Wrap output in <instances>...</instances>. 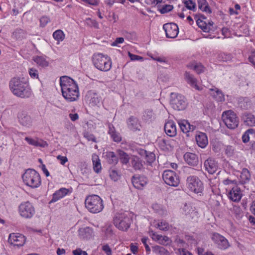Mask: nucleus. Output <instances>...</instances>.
Wrapping results in <instances>:
<instances>
[{"label":"nucleus","instance_id":"nucleus-1","mask_svg":"<svg viewBox=\"0 0 255 255\" xmlns=\"http://www.w3.org/2000/svg\"><path fill=\"white\" fill-rule=\"evenodd\" d=\"M60 84L63 97L69 102L76 101L79 96L78 85L71 78L63 76L60 78Z\"/></svg>","mask_w":255,"mask_h":255},{"label":"nucleus","instance_id":"nucleus-2","mask_svg":"<svg viewBox=\"0 0 255 255\" xmlns=\"http://www.w3.org/2000/svg\"><path fill=\"white\" fill-rule=\"evenodd\" d=\"M9 87L12 93L17 97L25 98L31 95V89L24 78H13L9 82Z\"/></svg>","mask_w":255,"mask_h":255},{"label":"nucleus","instance_id":"nucleus-3","mask_svg":"<svg viewBox=\"0 0 255 255\" xmlns=\"http://www.w3.org/2000/svg\"><path fill=\"white\" fill-rule=\"evenodd\" d=\"M85 204L87 210L94 214L100 213L104 208L102 199L100 196L95 194L87 196Z\"/></svg>","mask_w":255,"mask_h":255},{"label":"nucleus","instance_id":"nucleus-4","mask_svg":"<svg viewBox=\"0 0 255 255\" xmlns=\"http://www.w3.org/2000/svg\"><path fill=\"white\" fill-rule=\"evenodd\" d=\"M22 178L24 183L32 188L38 187L41 183L40 175L34 169L26 170Z\"/></svg>","mask_w":255,"mask_h":255},{"label":"nucleus","instance_id":"nucleus-5","mask_svg":"<svg viewBox=\"0 0 255 255\" xmlns=\"http://www.w3.org/2000/svg\"><path fill=\"white\" fill-rule=\"evenodd\" d=\"M93 63L96 68L103 71L110 70L112 67V61L107 55L97 53L92 57Z\"/></svg>","mask_w":255,"mask_h":255},{"label":"nucleus","instance_id":"nucleus-6","mask_svg":"<svg viewBox=\"0 0 255 255\" xmlns=\"http://www.w3.org/2000/svg\"><path fill=\"white\" fill-rule=\"evenodd\" d=\"M222 119L229 128L235 129L239 125V119L236 114L231 110L224 112L222 114Z\"/></svg>","mask_w":255,"mask_h":255},{"label":"nucleus","instance_id":"nucleus-7","mask_svg":"<svg viewBox=\"0 0 255 255\" xmlns=\"http://www.w3.org/2000/svg\"><path fill=\"white\" fill-rule=\"evenodd\" d=\"M131 220L126 213L118 214L114 219V224L119 230H127L130 226Z\"/></svg>","mask_w":255,"mask_h":255},{"label":"nucleus","instance_id":"nucleus-8","mask_svg":"<svg viewBox=\"0 0 255 255\" xmlns=\"http://www.w3.org/2000/svg\"><path fill=\"white\" fill-rule=\"evenodd\" d=\"M186 182L187 187L191 191L195 193H201L202 191L203 184L197 177L190 176L187 178Z\"/></svg>","mask_w":255,"mask_h":255},{"label":"nucleus","instance_id":"nucleus-9","mask_svg":"<svg viewBox=\"0 0 255 255\" xmlns=\"http://www.w3.org/2000/svg\"><path fill=\"white\" fill-rule=\"evenodd\" d=\"M165 183L171 186L177 187L179 184V179L176 174L171 170H166L162 174Z\"/></svg>","mask_w":255,"mask_h":255},{"label":"nucleus","instance_id":"nucleus-10","mask_svg":"<svg viewBox=\"0 0 255 255\" xmlns=\"http://www.w3.org/2000/svg\"><path fill=\"white\" fill-rule=\"evenodd\" d=\"M19 212L21 217L31 218L35 213L33 205L28 201L22 203L19 206Z\"/></svg>","mask_w":255,"mask_h":255},{"label":"nucleus","instance_id":"nucleus-11","mask_svg":"<svg viewBox=\"0 0 255 255\" xmlns=\"http://www.w3.org/2000/svg\"><path fill=\"white\" fill-rule=\"evenodd\" d=\"M172 96V99L170 101L172 107L178 111L184 110L187 106L185 98L180 95H176L173 93Z\"/></svg>","mask_w":255,"mask_h":255},{"label":"nucleus","instance_id":"nucleus-12","mask_svg":"<svg viewBox=\"0 0 255 255\" xmlns=\"http://www.w3.org/2000/svg\"><path fill=\"white\" fill-rule=\"evenodd\" d=\"M163 28L164 30L166 36L169 38H175L179 32L177 25L174 23H168L163 25Z\"/></svg>","mask_w":255,"mask_h":255},{"label":"nucleus","instance_id":"nucleus-13","mask_svg":"<svg viewBox=\"0 0 255 255\" xmlns=\"http://www.w3.org/2000/svg\"><path fill=\"white\" fill-rule=\"evenodd\" d=\"M8 241L14 246L21 247L25 244L26 239L20 234L12 233L9 235Z\"/></svg>","mask_w":255,"mask_h":255},{"label":"nucleus","instance_id":"nucleus-14","mask_svg":"<svg viewBox=\"0 0 255 255\" xmlns=\"http://www.w3.org/2000/svg\"><path fill=\"white\" fill-rule=\"evenodd\" d=\"M212 239L221 249H226L229 247L228 240L218 233H214Z\"/></svg>","mask_w":255,"mask_h":255},{"label":"nucleus","instance_id":"nucleus-15","mask_svg":"<svg viewBox=\"0 0 255 255\" xmlns=\"http://www.w3.org/2000/svg\"><path fill=\"white\" fill-rule=\"evenodd\" d=\"M204 166L205 169L210 174L215 173L218 169V163L212 158H209L204 161Z\"/></svg>","mask_w":255,"mask_h":255},{"label":"nucleus","instance_id":"nucleus-16","mask_svg":"<svg viewBox=\"0 0 255 255\" xmlns=\"http://www.w3.org/2000/svg\"><path fill=\"white\" fill-rule=\"evenodd\" d=\"M133 186L138 189H142L147 183V179L144 176H134L132 178Z\"/></svg>","mask_w":255,"mask_h":255},{"label":"nucleus","instance_id":"nucleus-17","mask_svg":"<svg viewBox=\"0 0 255 255\" xmlns=\"http://www.w3.org/2000/svg\"><path fill=\"white\" fill-rule=\"evenodd\" d=\"M228 197L234 202H239L242 198V193L240 189L237 186H233L228 193Z\"/></svg>","mask_w":255,"mask_h":255},{"label":"nucleus","instance_id":"nucleus-18","mask_svg":"<svg viewBox=\"0 0 255 255\" xmlns=\"http://www.w3.org/2000/svg\"><path fill=\"white\" fill-rule=\"evenodd\" d=\"M128 128L132 131L140 130L141 125L138 120L133 116L130 117L127 121Z\"/></svg>","mask_w":255,"mask_h":255},{"label":"nucleus","instance_id":"nucleus-19","mask_svg":"<svg viewBox=\"0 0 255 255\" xmlns=\"http://www.w3.org/2000/svg\"><path fill=\"white\" fill-rule=\"evenodd\" d=\"M184 158L187 164L193 166L197 165L199 162L197 155L191 152L185 153L184 155Z\"/></svg>","mask_w":255,"mask_h":255},{"label":"nucleus","instance_id":"nucleus-20","mask_svg":"<svg viewBox=\"0 0 255 255\" xmlns=\"http://www.w3.org/2000/svg\"><path fill=\"white\" fill-rule=\"evenodd\" d=\"M165 133L170 136H174L176 134V128L173 121H168L164 125Z\"/></svg>","mask_w":255,"mask_h":255},{"label":"nucleus","instance_id":"nucleus-21","mask_svg":"<svg viewBox=\"0 0 255 255\" xmlns=\"http://www.w3.org/2000/svg\"><path fill=\"white\" fill-rule=\"evenodd\" d=\"M185 79L186 82L193 88L197 90H201V88L197 85V80L194 76L188 72H186L184 74Z\"/></svg>","mask_w":255,"mask_h":255},{"label":"nucleus","instance_id":"nucleus-22","mask_svg":"<svg viewBox=\"0 0 255 255\" xmlns=\"http://www.w3.org/2000/svg\"><path fill=\"white\" fill-rule=\"evenodd\" d=\"M69 192V190L65 188H62L59 190L55 192L52 196V199L50 201V203L55 202L59 200V199L62 198L66 195H67Z\"/></svg>","mask_w":255,"mask_h":255},{"label":"nucleus","instance_id":"nucleus-23","mask_svg":"<svg viewBox=\"0 0 255 255\" xmlns=\"http://www.w3.org/2000/svg\"><path fill=\"white\" fill-rule=\"evenodd\" d=\"M86 97L90 103L93 105H97L101 101L100 97L96 93L92 91L88 92Z\"/></svg>","mask_w":255,"mask_h":255},{"label":"nucleus","instance_id":"nucleus-24","mask_svg":"<svg viewBox=\"0 0 255 255\" xmlns=\"http://www.w3.org/2000/svg\"><path fill=\"white\" fill-rule=\"evenodd\" d=\"M196 141L199 146L201 148L206 147L208 143L207 135L203 132H199L196 135Z\"/></svg>","mask_w":255,"mask_h":255},{"label":"nucleus","instance_id":"nucleus-25","mask_svg":"<svg viewBox=\"0 0 255 255\" xmlns=\"http://www.w3.org/2000/svg\"><path fill=\"white\" fill-rule=\"evenodd\" d=\"M178 124L181 130L184 133L188 132L190 131H193L195 129L194 126L190 125L189 123L186 120L179 121Z\"/></svg>","mask_w":255,"mask_h":255},{"label":"nucleus","instance_id":"nucleus-26","mask_svg":"<svg viewBox=\"0 0 255 255\" xmlns=\"http://www.w3.org/2000/svg\"><path fill=\"white\" fill-rule=\"evenodd\" d=\"M93 231L90 227L80 228L78 230V235L81 239H88L92 237Z\"/></svg>","mask_w":255,"mask_h":255},{"label":"nucleus","instance_id":"nucleus-27","mask_svg":"<svg viewBox=\"0 0 255 255\" xmlns=\"http://www.w3.org/2000/svg\"><path fill=\"white\" fill-rule=\"evenodd\" d=\"M108 133L115 142H119L122 140V136L120 133L116 131L115 128L112 125L109 126Z\"/></svg>","mask_w":255,"mask_h":255},{"label":"nucleus","instance_id":"nucleus-28","mask_svg":"<svg viewBox=\"0 0 255 255\" xmlns=\"http://www.w3.org/2000/svg\"><path fill=\"white\" fill-rule=\"evenodd\" d=\"M19 122L21 125L29 127L32 124V120L30 116L25 114H20L18 116Z\"/></svg>","mask_w":255,"mask_h":255},{"label":"nucleus","instance_id":"nucleus-29","mask_svg":"<svg viewBox=\"0 0 255 255\" xmlns=\"http://www.w3.org/2000/svg\"><path fill=\"white\" fill-rule=\"evenodd\" d=\"M242 118L246 125L251 127L255 126V117L253 115L246 113L244 114Z\"/></svg>","mask_w":255,"mask_h":255},{"label":"nucleus","instance_id":"nucleus-30","mask_svg":"<svg viewBox=\"0 0 255 255\" xmlns=\"http://www.w3.org/2000/svg\"><path fill=\"white\" fill-rule=\"evenodd\" d=\"M27 36L26 33L22 29H18L12 33V37L16 41H21L25 39Z\"/></svg>","mask_w":255,"mask_h":255},{"label":"nucleus","instance_id":"nucleus-31","mask_svg":"<svg viewBox=\"0 0 255 255\" xmlns=\"http://www.w3.org/2000/svg\"><path fill=\"white\" fill-rule=\"evenodd\" d=\"M197 1L198 7L200 10L208 13L212 12L211 9L206 0H197Z\"/></svg>","mask_w":255,"mask_h":255},{"label":"nucleus","instance_id":"nucleus-32","mask_svg":"<svg viewBox=\"0 0 255 255\" xmlns=\"http://www.w3.org/2000/svg\"><path fill=\"white\" fill-rule=\"evenodd\" d=\"M106 157L109 164L115 165L118 162V157L114 152L109 151L106 152Z\"/></svg>","mask_w":255,"mask_h":255},{"label":"nucleus","instance_id":"nucleus-33","mask_svg":"<svg viewBox=\"0 0 255 255\" xmlns=\"http://www.w3.org/2000/svg\"><path fill=\"white\" fill-rule=\"evenodd\" d=\"M210 90L211 92V95L216 101L218 102L224 101V95L221 91L217 89L216 90L210 89Z\"/></svg>","mask_w":255,"mask_h":255},{"label":"nucleus","instance_id":"nucleus-34","mask_svg":"<svg viewBox=\"0 0 255 255\" xmlns=\"http://www.w3.org/2000/svg\"><path fill=\"white\" fill-rule=\"evenodd\" d=\"M92 161L93 163V169L94 171L99 173L100 172L102 166L100 162V160L98 155L95 154L92 156Z\"/></svg>","mask_w":255,"mask_h":255},{"label":"nucleus","instance_id":"nucleus-35","mask_svg":"<svg viewBox=\"0 0 255 255\" xmlns=\"http://www.w3.org/2000/svg\"><path fill=\"white\" fill-rule=\"evenodd\" d=\"M33 60L39 66L45 67L48 66L49 63L44 57L36 56L33 57Z\"/></svg>","mask_w":255,"mask_h":255},{"label":"nucleus","instance_id":"nucleus-36","mask_svg":"<svg viewBox=\"0 0 255 255\" xmlns=\"http://www.w3.org/2000/svg\"><path fill=\"white\" fill-rule=\"evenodd\" d=\"M196 23L197 25L204 32H209L211 30V25L207 24V23L201 20L200 18L197 19Z\"/></svg>","mask_w":255,"mask_h":255},{"label":"nucleus","instance_id":"nucleus-37","mask_svg":"<svg viewBox=\"0 0 255 255\" xmlns=\"http://www.w3.org/2000/svg\"><path fill=\"white\" fill-rule=\"evenodd\" d=\"M184 210L186 214L190 215L192 218L197 217L198 212L194 208L192 207L190 205H185Z\"/></svg>","mask_w":255,"mask_h":255},{"label":"nucleus","instance_id":"nucleus-38","mask_svg":"<svg viewBox=\"0 0 255 255\" xmlns=\"http://www.w3.org/2000/svg\"><path fill=\"white\" fill-rule=\"evenodd\" d=\"M240 178L241 181L243 183H246L249 181L251 178L249 171L246 168H244L241 173Z\"/></svg>","mask_w":255,"mask_h":255},{"label":"nucleus","instance_id":"nucleus-39","mask_svg":"<svg viewBox=\"0 0 255 255\" xmlns=\"http://www.w3.org/2000/svg\"><path fill=\"white\" fill-rule=\"evenodd\" d=\"M54 38L58 42L62 41L65 38V34L61 30H57L53 34Z\"/></svg>","mask_w":255,"mask_h":255},{"label":"nucleus","instance_id":"nucleus-40","mask_svg":"<svg viewBox=\"0 0 255 255\" xmlns=\"http://www.w3.org/2000/svg\"><path fill=\"white\" fill-rule=\"evenodd\" d=\"M118 153L121 162L124 164H127L129 159L128 155L121 150H118Z\"/></svg>","mask_w":255,"mask_h":255},{"label":"nucleus","instance_id":"nucleus-41","mask_svg":"<svg viewBox=\"0 0 255 255\" xmlns=\"http://www.w3.org/2000/svg\"><path fill=\"white\" fill-rule=\"evenodd\" d=\"M155 227L162 231H167L169 229V226L167 222L163 221L158 222L155 225Z\"/></svg>","mask_w":255,"mask_h":255},{"label":"nucleus","instance_id":"nucleus-42","mask_svg":"<svg viewBox=\"0 0 255 255\" xmlns=\"http://www.w3.org/2000/svg\"><path fill=\"white\" fill-rule=\"evenodd\" d=\"M184 3L186 7L193 11H195L196 9V3L191 0H186L184 2Z\"/></svg>","mask_w":255,"mask_h":255},{"label":"nucleus","instance_id":"nucleus-43","mask_svg":"<svg viewBox=\"0 0 255 255\" xmlns=\"http://www.w3.org/2000/svg\"><path fill=\"white\" fill-rule=\"evenodd\" d=\"M145 158H146V162L148 164H151L152 163H153L155 161V155L152 152H148V153H147V154L145 156Z\"/></svg>","mask_w":255,"mask_h":255},{"label":"nucleus","instance_id":"nucleus-44","mask_svg":"<svg viewBox=\"0 0 255 255\" xmlns=\"http://www.w3.org/2000/svg\"><path fill=\"white\" fill-rule=\"evenodd\" d=\"M152 208L157 213L160 214H163L165 212V210L163 208L158 204H153Z\"/></svg>","mask_w":255,"mask_h":255},{"label":"nucleus","instance_id":"nucleus-45","mask_svg":"<svg viewBox=\"0 0 255 255\" xmlns=\"http://www.w3.org/2000/svg\"><path fill=\"white\" fill-rule=\"evenodd\" d=\"M173 8V6L172 5L166 4L164 5L160 9V12L161 13H165L171 11Z\"/></svg>","mask_w":255,"mask_h":255},{"label":"nucleus","instance_id":"nucleus-46","mask_svg":"<svg viewBox=\"0 0 255 255\" xmlns=\"http://www.w3.org/2000/svg\"><path fill=\"white\" fill-rule=\"evenodd\" d=\"M29 74L32 78H38V72L35 68H30L29 69Z\"/></svg>","mask_w":255,"mask_h":255},{"label":"nucleus","instance_id":"nucleus-47","mask_svg":"<svg viewBox=\"0 0 255 255\" xmlns=\"http://www.w3.org/2000/svg\"><path fill=\"white\" fill-rule=\"evenodd\" d=\"M48 145L46 141H44L41 139H37L35 140V146H41V147H45Z\"/></svg>","mask_w":255,"mask_h":255},{"label":"nucleus","instance_id":"nucleus-48","mask_svg":"<svg viewBox=\"0 0 255 255\" xmlns=\"http://www.w3.org/2000/svg\"><path fill=\"white\" fill-rule=\"evenodd\" d=\"M49 18L47 16H42L40 19V25L42 27L45 26L49 21Z\"/></svg>","mask_w":255,"mask_h":255},{"label":"nucleus","instance_id":"nucleus-49","mask_svg":"<svg viewBox=\"0 0 255 255\" xmlns=\"http://www.w3.org/2000/svg\"><path fill=\"white\" fill-rule=\"evenodd\" d=\"M204 67L201 64H197L194 66V70L198 74L204 71Z\"/></svg>","mask_w":255,"mask_h":255},{"label":"nucleus","instance_id":"nucleus-50","mask_svg":"<svg viewBox=\"0 0 255 255\" xmlns=\"http://www.w3.org/2000/svg\"><path fill=\"white\" fill-rule=\"evenodd\" d=\"M223 183L225 185H233L234 186H236L237 181L235 180H231L228 178L223 180Z\"/></svg>","mask_w":255,"mask_h":255},{"label":"nucleus","instance_id":"nucleus-51","mask_svg":"<svg viewBox=\"0 0 255 255\" xmlns=\"http://www.w3.org/2000/svg\"><path fill=\"white\" fill-rule=\"evenodd\" d=\"M132 165L135 169L140 170L141 168H142V167H143L142 164L138 161L134 160L132 161Z\"/></svg>","mask_w":255,"mask_h":255},{"label":"nucleus","instance_id":"nucleus-52","mask_svg":"<svg viewBox=\"0 0 255 255\" xmlns=\"http://www.w3.org/2000/svg\"><path fill=\"white\" fill-rule=\"evenodd\" d=\"M103 251L107 255H112V250L108 245H105L102 247Z\"/></svg>","mask_w":255,"mask_h":255},{"label":"nucleus","instance_id":"nucleus-53","mask_svg":"<svg viewBox=\"0 0 255 255\" xmlns=\"http://www.w3.org/2000/svg\"><path fill=\"white\" fill-rule=\"evenodd\" d=\"M84 137L89 141H92L95 142H97L96 137L92 134L86 133L84 134Z\"/></svg>","mask_w":255,"mask_h":255},{"label":"nucleus","instance_id":"nucleus-54","mask_svg":"<svg viewBox=\"0 0 255 255\" xmlns=\"http://www.w3.org/2000/svg\"><path fill=\"white\" fill-rule=\"evenodd\" d=\"M128 56L131 60H143V57L128 52Z\"/></svg>","mask_w":255,"mask_h":255},{"label":"nucleus","instance_id":"nucleus-55","mask_svg":"<svg viewBox=\"0 0 255 255\" xmlns=\"http://www.w3.org/2000/svg\"><path fill=\"white\" fill-rule=\"evenodd\" d=\"M178 254L179 255H193L190 252L184 249H179Z\"/></svg>","mask_w":255,"mask_h":255},{"label":"nucleus","instance_id":"nucleus-56","mask_svg":"<svg viewBox=\"0 0 255 255\" xmlns=\"http://www.w3.org/2000/svg\"><path fill=\"white\" fill-rule=\"evenodd\" d=\"M57 159L60 161V162L62 165H64L65 163L68 161V159L66 156H63L61 155H58L57 156Z\"/></svg>","mask_w":255,"mask_h":255},{"label":"nucleus","instance_id":"nucleus-57","mask_svg":"<svg viewBox=\"0 0 255 255\" xmlns=\"http://www.w3.org/2000/svg\"><path fill=\"white\" fill-rule=\"evenodd\" d=\"M124 41V38L123 37H118L116 39L114 42L112 43V45L113 46H117L118 44L122 43Z\"/></svg>","mask_w":255,"mask_h":255},{"label":"nucleus","instance_id":"nucleus-58","mask_svg":"<svg viewBox=\"0 0 255 255\" xmlns=\"http://www.w3.org/2000/svg\"><path fill=\"white\" fill-rule=\"evenodd\" d=\"M147 240H148L147 238H143L141 239V242L144 245L146 252H149L150 251V249L149 246L147 244Z\"/></svg>","mask_w":255,"mask_h":255},{"label":"nucleus","instance_id":"nucleus-59","mask_svg":"<svg viewBox=\"0 0 255 255\" xmlns=\"http://www.w3.org/2000/svg\"><path fill=\"white\" fill-rule=\"evenodd\" d=\"M233 152H234V149L232 146H228L226 147L225 152L227 155H228L229 156H231L233 154Z\"/></svg>","mask_w":255,"mask_h":255},{"label":"nucleus","instance_id":"nucleus-60","mask_svg":"<svg viewBox=\"0 0 255 255\" xmlns=\"http://www.w3.org/2000/svg\"><path fill=\"white\" fill-rule=\"evenodd\" d=\"M242 140L244 143H247L249 141L250 137H249V134H248V132H245L244 133V134L243 135Z\"/></svg>","mask_w":255,"mask_h":255},{"label":"nucleus","instance_id":"nucleus-61","mask_svg":"<svg viewBox=\"0 0 255 255\" xmlns=\"http://www.w3.org/2000/svg\"><path fill=\"white\" fill-rule=\"evenodd\" d=\"M82 1L93 5H96L98 4L97 0H81Z\"/></svg>","mask_w":255,"mask_h":255},{"label":"nucleus","instance_id":"nucleus-62","mask_svg":"<svg viewBox=\"0 0 255 255\" xmlns=\"http://www.w3.org/2000/svg\"><path fill=\"white\" fill-rule=\"evenodd\" d=\"M130 250L131 252L135 254L138 251V248L137 246L134 245L133 244H131L130 245Z\"/></svg>","mask_w":255,"mask_h":255},{"label":"nucleus","instance_id":"nucleus-63","mask_svg":"<svg viewBox=\"0 0 255 255\" xmlns=\"http://www.w3.org/2000/svg\"><path fill=\"white\" fill-rule=\"evenodd\" d=\"M25 140H26L29 144L35 146L36 140L29 138L28 137H26Z\"/></svg>","mask_w":255,"mask_h":255},{"label":"nucleus","instance_id":"nucleus-64","mask_svg":"<svg viewBox=\"0 0 255 255\" xmlns=\"http://www.w3.org/2000/svg\"><path fill=\"white\" fill-rule=\"evenodd\" d=\"M250 61L255 66V52H253L249 58Z\"/></svg>","mask_w":255,"mask_h":255}]
</instances>
